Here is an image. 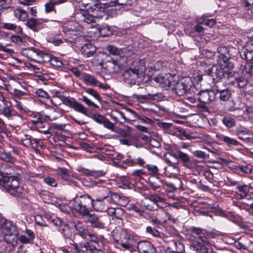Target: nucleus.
<instances>
[{
  "label": "nucleus",
  "mask_w": 253,
  "mask_h": 253,
  "mask_svg": "<svg viewBox=\"0 0 253 253\" xmlns=\"http://www.w3.org/2000/svg\"><path fill=\"white\" fill-rule=\"evenodd\" d=\"M12 168L5 163L0 164V189L9 192L11 195L17 196L23 193L24 189L19 185L18 180L13 176H9L12 174Z\"/></svg>",
  "instance_id": "1"
},
{
  "label": "nucleus",
  "mask_w": 253,
  "mask_h": 253,
  "mask_svg": "<svg viewBox=\"0 0 253 253\" xmlns=\"http://www.w3.org/2000/svg\"><path fill=\"white\" fill-rule=\"evenodd\" d=\"M234 68V64L228 58L227 61H222V64H215L209 67L205 71L206 74L212 78L214 81L217 79V82L222 78H228L232 76V72L230 71Z\"/></svg>",
  "instance_id": "2"
},
{
  "label": "nucleus",
  "mask_w": 253,
  "mask_h": 253,
  "mask_svg": "<svg viewBox=\"0 0 253 253\" xmlns=\"http://www.w3.org/2000/svg\"><path fill=\"white\" fill-rule=\"evenodd\" d=\"M145 69L144 61H139L133 67L125 71L123 74L124 82L130 84H139L142 81Z\"/></svg>",
  "instance_id": "3"
},
{
  "label": "nucleus",
  "mask_w": 253,
  "mask_h": 253,
  "mask_svg": "<svg viewBox=\"0 0 253 253\" xmlns=\"http://www.w3.org/2000/svg\"><path fill=\"white\" fill-rule=\"evenodd\" d=\"M92 16L97 21V20L105 18L106 19V15L112 17L116 15L117 9L114 6L102 7L100 4L94 5L87 9Z\"/></svg>",
  "instance_id": "4"
},
{
  "label": "nucleus",
  "mask_w": 253,
  "mask_h": 253,
  "mask_svg": "<svg viewBox=\"0 0 253 253\" xmlns=\"http://www.w3.org/2000/svg\"><path fill=\"white\" fill-rule=\"evenodd\" d=\"M103 246L102 242L99 238H96L85 243H80L79 248L76 246V249L79 250L78 253H84L88 251H90L91 253H104L101 250Z\"/></svg>",
  "instance_id": "5"
},
{
  "label": "nucleus",
  "mask_w": 253,
  "mask_h": 253,
  "mask_svg": "<svg viewBox=\"0 0 253 253\" xmlns=\"http://www.w3.org/2000/svg\"><path fill=\"white\" fill-rule=\"evenodd\" d=\"M0 228L1 235L3 236H14L17 237L19 232L16 226L9 220L5 218L0 219Z\"/></svg>",
  "instance_id": "6"
},
{
  "label": "nucleus",
  "mask_w": 253,
  "mask_h": 253,
  "mask_svg": "<svg viewBox=\"0 0 253 253\" xmlns=\"http://www.w3.org/2000/svg\"><path fill=\"white\" fill-rule=\"evenodd\" d=\"M169 156L172 157L174 159V161H171L169 158L166 157L165 159L166 162L167 163L169 166L173 167V168L178 171V168L176 166V165L178 162V159H179L183 163L184 166L188 167L187 164L190 161V158L186 153L182 152L181 151H178L177 154H174L172 153H169Z\"/></svg>",
  "instance_id": "7"
},
{
  "label": "nucleus",
  "mask_w": 253,
  "mask_h": 253,
  "mask_svg": "<svg viewBox=\"0 0 253 253\" xmlns=\"http://www.w3.org/2000/svg\"><path fill=\"white\" fill-rule=\"evenodd\" d=\"M169 78H171L169 75H159L152 78L151 80V82L154 85L157 86L169 87L171 85V81Z\"/></svg>",
  "instance_id": "8"
},
{
  "label": "nucleus",
  "mask_w": 253,
  "mask_h": 253,
  "mask_svg": "<svg viewBox=\"0 0 253 253\" xmlns=\"http://www.w3.org/2000/svg\"><path fill=\"white\" fill-rule=\"evenodd\" d=\"M64 103L72 108L75 111L89 117L87 109L82 104L78 102L75 99H71L68 98H66L64 101Z\"/></svg>",
  "instance_id": "9"
},
{
  "label": "nucleus",
  "mask_w": 253,
  "mask_h": 253,
  "mask_svg": "<svg viewBox=\"0 0 253 253\" xmlns=\"http://www.w3.org/2000/svg\"><path fill=\"white\" fill-rule=\"evenodd\" d=\"M240 55L243 59L251 61L253 59V40L248 41L246 46L240 51Z\"/></svg>",
  "instance_id": "10"
},
{
  "label": "nucleus",
  "mask_w": 253,
  "mask_h": 253,
  "mask_svg": "<svg viewBox=\"0 0 253 253\" xmlns=\"http://www.w3.org/2000/svg\"><path fill=\"white\" fill-rule=\"evenodd\" d=\"M208 244V242L203 240V238H198L197 240L192 242L190 245V249L199 253H207L208 248L206 244Z\"/></svg>",
  "instance_id": "11"
},
{
  "label": "nucleus",
  "mask_w": 253,
  "mask_h": 253,
  "mask_svg": "<svg viewBox=\"0 0 253 253\" xmlns=\"http://www.w3.org/2000/svg\"><path fill=\"white\" fill-rule=\"evenodd\" d=\"M192 83L190 79L186 78L182 79L180 82L177 83L175 86L176 93L179 95H182L190 89Z\"/></svg>",
  "instance_id": "12"
},
{
  "label": "nucleus",
  "mask_w": 253,
  "mask_h": 253,
  "mask_svg": "<svg viewBox=\"0 0 253 253\" xmlns=\"http://www.w3.org/2000/svg\"><path fill=\"white\" fill-rule=\"evenodd\" d=\"M72 224L75 228L79 236L82 237H86V236L93 237L94 236V235L85 228V225L81 221H73Z\"/></svg>",
  "instance_id": "13"
},
{
  "label": "nucleus",
  "mask_w": 253,
  "mask_h": 253,
  "mask_svg": "<svg viewBox=\"0 0 253 253\" xmlns=\"http://www.w3.org/2000/svg\"><path fill=\"white\" fill-rule=\"evenodd\" d=\"M191 231L193 233H194L197 235H207L208 236L211 235V236H212L214 237L226 236L225 233L220 232L219 231L216 230L215 229H212L211 231H207L206 230L203 229L201 228L192 227L191 228Z\"/></svg>",
  "instance_id": "14"
},
{
  "label": "nucleus",
  "mask_w": 253,
  "mask_h": 253,
  "mask_svg": "<svg viewBox=\"0 0 253 253\" xmlns=\"http://www.w3.org/2000/svg\"><path fill=\"white\" fill-rule=\"evenodd\" d=\"M167 251L169 253H183L184 247L180 242L171 240L169 242Z\"/></svg>",
  "instance_id": "15"
},
{
  "label": "nucleus",
  "mask_w": 253,
  "mask_h": 253,
  "mask_svg": "<svg viewBox=\"0 0 253 253\" xmlns=\"http://www.w3.org/2000/svg\"><path fill=\"white\" fill-rule=\"evenodd\" d=\"M215 97V93L212 90H203L200 92L199 100L205 104H208L213 101Z\"/></svg>",
  "instance_id": "16"
},
{
  "label": "nucleus",
  "mask_w": 253,
  "mask_h": 253,
  "mask_svg": "<svg viewBox=\"0 0 253 253\" xmlns=\"http://www.w3.org/2000/svg\"><path fill=\"white\" fill-rule=\"evenodd\" d=\"M139 253H156V249L152 244L147 241H142L137 244Z\"/></svg>",
  "instance_id": "17"
},
{
  "label": "nucleus",
  "mask_w": 253,
  "mask_h": 253,
  "mask_svg": "<svg viewBox=\"0 0 253 253\" xmlns=\"http://www.w3.org/2000/svg\"><path fill=\"white\" fill-rule=\"evenodd\" d=\"M57 175L60 178L69 183H73L76 185L77 183V179L72 175H70L68 172V170L63 169H59L57 171Z\"/></svg>",
  "instance_id": "18"
},
{
  "label": "nucleus",
  "mask_w": 253,
  "mask_h": 253,
  "mask_svg": "<svg viewBox=\"0 0 253 253\" xmlns=\"http://www.w3.org/2000/svg\"><path fill=\"white\" fill-rule=\"evenodd\" d=\"M0 111V114L7 118H10L17 114L13 108L11 102L9 101L5 102Z\"/></svg>",
  "instance_id": "19"
},
{
  "label": "nucleus",
  "mask_w": 253,
  "mask_h": 253,
  "mask_svg": "<svg viewBox=\"0 0 253 253\" xmlns=\"http://www.w3.org/2000/svg\"><path fill=\"white\" fill-rule=\"evenodd\" d=\"M87 215V221L92 227L103 228L104 227L105 223L101 217L97 215L88 213Z\"/></svg>",
  "instance_id": "20"
},
{
  "label": "nucleus",
  "mask_w": 253,
  "mask_h": 253,
  "mask_svg": "<svg viewBox=\"0 0 253 253\" xmlns=\"http://www.w3.org/2000/svg\"><path fill=\"white\" fill-rule=\"evenodd\" d=\"M219 55L217 56V61L218 64H222V61L225 62L230 58L228 48L225 45H220L217 48Z\"/></svg>",
  "instance_id": "21"
},
{
  "label": "nucleus",
  "mask_w": 253,
  "mask_h": 253,
  "mask_svg": "<svg viewBox=\"0 0 253 253\" xmlns=\"http://www.w3.org/2000/svg\"><path fill=\"white\" fill-rule=\"evenodd\" d=\"M216 136L219 140L223 142L228 147L237 146L241 145L240 143L236 139L229 136L223 134H218Z\"/></svg>",
  "instance_id": "22"
},
{
  "label": "nucleus",
  "mask_w": 253,
  "mask_h": 253,
  "mask_svg": "<svg viewBox=\"0 0 253 253\" xmlns=\"http://www.w3.org/2000/svg\"><path fill=\"white\" fill-rule=\"evenodd\" d=\"M216 92L218 95L219 100L223 102H227L229 101L232 95L231 90L228 88L221 89L217 87L216 89Z\"/></svg>",
  "instance_id": "23"
},
{
  "label": "nucleus",
  "mask_w": 253,
  "mask_h": 253,
  "mask_svg": "<svg viewBox=\"0 0 253 253\" xmlns=\"http://www.w3.org/2000/svg\"><path fill=\"white\" fill-rule=\"evenodd\" d=\"M96 50V47L93 44L87 43L83 45L81 52L84 57H89L93 55Z\"/></svg>",
  "instance_id": "24"
},
{
  "label": "nucleus",
  "mask_w": 253,
  "mask_h": 253,
  "mask_svg": "<svg viewBox=\"0 0 253 253\" xmlns=\"http://www.w3.org/2000/svg\"><path fill=\"white\" fill-rule=\"evenodd\" d=\"M80 171L83 174L87 176H92L94 177H101L104 176L106 172L102 170H91L87 169L81 168L80 169Z\"/></svg>",
  "instance_id": "25"
},
{
  "label": "nucleus",
  "mask_w": 253,
  "mask_h": 253,
  "mask_svg": "<svg viewBox=\"0 0 253 253\" xmlns=\"http://www.w3.org/2000/svg\"><path fill=\"white\" fill-rule=\"evenodd\" d=\"M105 211L110 216H112V219H114V218L121 219L124 214L123 210L120 208L115 209L106 207Z\"/></svg>",
  "instance_id": "26"
},
{
  "label": "nucleus",
  "mask_w": 253,
  "mask_h": 253,
  "mask_svg": "<svg viewBox=\"0 0 253 253\" xmlns=\"http://www.w3.org/2000/svg\"><path fill=\"white\" fill-rule=\"evenodd\" d=\"M104 200L103 198V195L100 197H98L96 199L93 200V208L97 211H105L106 207L105 206L103 200Z\"/></svg>",
  "instance_id": "27"
},
{
  "label": "nucleus",
  "mask_w": 253,
  "mask_h": 253,
  "mask_svg": "<svg viewBox=\"0 0 253 253\" xmlns=\"http://www.w3.org/2000/svg\"><path fill=\"white\" fill-rule=\"evenodd\" d=\"M110 116L116 123L119 122L123 124L127 121V119L124 116V114L120 111H113L111 112Z\"/></svg>",
  "instance_id": "28"
},
{
  "label": "nucleus",
  "mask_w": 253,
  "mask_h": 253,
  "mask_svg": "<svg viewBox=\"0 0 253 253\" xmlns=\"http://www.w3.org/2000/svg\"><path fill=\"white\" fill-rule=\"evenodd\" d=\"M35 54L36 56L33 61L39 63H45L48 62L49 54L44 53L39 49H36Z\"/></svg>",
  "instance_id": "29"
},
{
  "label": "nucleus",
  "mask_w": 253,
  "mask_h": 253,
  "mask_svg": "<svg viewBox=\"0 0 253 253\" xmlns=\"http://www.w3.org/2000/svg\"><path fill=\"white\" fill-rule=\"evenodd\" d=\"M79 202L84 205H86L87 207L92 209L93 200L90 196L87 194L82 195L79 196Z\"/></svg>",
  "instance_id": "30"
},
{
  "label": "nucleus",
  "mask_w": 253,
  "mask_h": 253,
  "mask_svg": "<svg viewBox=\"0 0 253 253\" xmlns=\"http://www.w3.org/2000/svg\"><path fill=\"white\" fill-rule=\"evenodd\" d=\"M14 16L20 21H25L28 17L27 11L21 8H16L14 10Z\"/></svg>",
  "instance_id": "31"
},
{
  "label": "nucleus",
  "mask_w": 253,
  "mask_h": 253,
  "mask_svg": "<svg viewBox=\"0 0 253 253\" xmlns=\"http://www.w3.org/2000/svg\"><path fill=\"white\" fill-rule=\"evenodd\" d=\"M136 243L134 238H124L121 241L120 244L123 248L129 250L135 246Z\"/></svg>",
  "instance_id": "32"
},
{
  "label": "nucleus",
  "mask_w": 253,
  "mask_h": 253,
  "mask_svg": "<svg viewBox=\"0 0 253 253\" xmlns=\"http://www.w3.org/2000/svg\"><path fill=\"white\" fill-rule=\"evenodd\" d=\"M81 79L86 84L92 85H97L98 81L93 76L88 74L82 73Z\"/></svg>",
  "instance_id": "33"
},
{
  "label": "nucleus",
  "mask_w": 253,
  "mask_h": 253,
  "mask_svg": "<svg viewBox=\"0 0 253 253\" xmlns=\"http://www.w3.org/2000/svg\"><path fill=\"white\" fill-rule=\"evenodd\" d=\"M33 238H3L5 242L9 244H11L13 247L17 245V241H19L23 244H27L32 242Z\"/></svg>",
  "instance_id": "34"
},
{
  "label": "nucleus",
  "mask_w": 253,
  "mask_h": 253,
  "mask_svg": "<svg viewBox=\"0 0 253 253\" xmlns=\"http://www.w3.org/2000/svg\"><path fill=\"white\" fill-rule=\"evenodd\" d=\"M105 69L109 74H113L118 71L119 67L115 60H111L106 63Z\"/></svg>",
  "instance_id": "35"
},
{
  "label": "nucleus",
  "mask_w": 253,
  "mask_h": 253,
  "mask_svg": "<svg viewBox=\"0 0 253 253\" xmlns=\"http://www.w3.org/2000/svg\"><path fill=\"white\" fill-rule=\"evenodd\" d=\"M2 27L6 30L14 31L19 34H22L23 33V30L22 28L20 26H17L15 24L10 23H3Z\"/></svg>",
  "instance_id": "36"
},
{
  "label": "nucleus",
  "mask_w": 253,
  "mask_h": 253,
  "mask_svg": "<svg viewBox=\"0 0 253 253\" xmlns=\"http://www.w3.org/2000/svg\"><path fill=\"white\" fill-rule=\"evenodd\" d=\"M36 130L38 131L42 132L46 134L49 133V131L48 128V124L42 120L39 122V123L35 126Z\"/></svg>",
  "instance_id": "37"
},
{
  "label": "nucleus",
  "mask_w": 253,
  "mask_h": 253,
  "mask_svg": "<svg viewBox=\"0 0 253 253\" xmlns=\"http://www.w3.org/2000/svg\"><path fill=\"white\" fill-rule=\"evenodd\" d=\"M251 133L250 130L242 126L239 127L235 130V135L237 136L238 138L240 140L243 139V136L250 135Z\"/></svg>",
  "instance_id": "38"
},
{
  "label": "nucleus",
  "mask_w": 253,
  "mask_h": 253,
  "mask_svg": "<svg viewBox=\"0 0 253 253\" xmlns=\"http://www.w3.org/2000/svg\"><path fill=\"white\" fill-rule=\"evenodd\" d=\"M42 22L43 21L42 19H37L34 18H30L27 20L26 25L31 29L34 30L37 26L42 25Z\"/></svg>",
  "instance_id": "39"
},
{
  "label": "nucleus",
  "mask_w": 253,
  "mask_h": 253,
  "mask_svg": "<svg viewBox=\"0 0 253 253\" xmlns=\"http://www.w3.org/2000/svg\"><path fill=\"white\" fill-rule=\"evenodd\" d=\"M128 111L131 113L132 115L133 116L134 118L138 119L142 123L151 125L153 123V121L151 120V119L145 116H141L133 110L128 109Z\"/></svg>",
  "instance_id": "40"
},
{
  "label": "nucleus",
  "mask_w": 253,
  "mask_h": 253,
  "mask_svg": "<svg viewBox=\"0 0 253 253\" xmlns=\"http://www.w3.org/2000/svg\"><path fill=\"white\" fill-rule=\"evenodd\" d=\"M150 185L153 189L156 190L161 187H163L164 182L158 177H154L150 181Z\"/></svg>",
  "instance_id": "41"
},
{
  "label": "nucleus",
  "mask_w": 253,
  "mask_h": 253,
  "mask_svg": "<svg viewBox=\"0 0 253 253\" xmlns=\"http://www.w3.org/2000/svg\"><path fill=\"white\" fill-rule=\"evenodd\" d=\"M113 236H120L121 237H130V232L127 229H122L120 228H116L113 231Z\"/></svg>",
  "instance_id": "42"
},
{
  "label": "nucleus",
  "mask_w": 253,
  "mask_h": 253,
  "mask_svg": "<svg viewBox=\"0 0 253 253\" xmlns=\"http://www.w3.org/2000/svg\"><path fill=\"white\" fill-rule=\"evenodd\" d=\"M77 208L79 213L83 216L87 215L89 213V211L91 209L87 207L86 205H84L80 203H78Z\"/></svg>",
  "instance_id": "43"
},
{
  "label": "nucleus",
  "mask_w": 253,
  "mask_h": 253,
  "mask_svg": "<svg viewBox=\"0 0 253 253\" xmlns=\"http://www.w3.org/2000/svg\"><path fill=\"white\" fill-rule=\"evenodd\" d=\"M222 123L228 128H231L236 126L235 120L229 116H225L222 120Z\"/></svg>",
  "instance_id": "44"
},
{
  "label": "nucleus",
  "mask_w": 253,
  "mask_h": 253,
  "mask_svg": "<svg viewBox=\"0 0 253 253\" xmlns=\"http://www.w3.org/2000/svg\"><path fill=\"white\" fill-rule=\"evenodd\" d=\"M159 219L158 218H150V222L152 224L156 225L157 227H160L161 226H164L167 222V219L162 217L161 215H158Z\"/></svg>",
  "instance_id": "45"
},
{
  "label": "nucleus",
  "mask_w": 253,
  "mask_h": 253,
  "mask_svg": "<svg viewBox=\"0 0 253 253\" xmlns=\"http://www.w3.org/2000/svg\"><path fill=\"white\" fill-rule=\"evenodd\" d=\"M52 223L55 226L60 227L61 229H59L60 231L62 230V233H63L64 236H66L67 235L64 233L65 230V228H67V227L66 225L64 224L63 222L61 221V220L58 218L55 217V218L52 220Z\"/></svg>",
  "instance_id": "46"
},
{
  "label": "nucleus",
  "mask_w": 253,
  "mask_h": 253,
  "mask_svg": "<svg viewBox=\"0 0 253 253\" xmlns=\"http://www.w3.org/2000/svg\"><path fill=\"white\" fill-rule=\"evenodd\" d=\"M234 169L245 173H251L253 169L247 165H234Z\"/></svg>",
  "instance_id": "47"
},
{
  "label": "nucleus",
  "mask_w": 253,
  "mask_h": 253,
  "mask_svg": "<svg viewBox=\"0 0 253 253\" xmlns=\"http://www.w3.org/2000/svg\"><path fill=\"white\" fill-rule=\"evenodd\" d=\"M82 16L83 17V20L88 24L96 22L87 10L86 11H84L82 13Z\"/></svg>",
  "instance_id": "48"
},
{
  "label": "nucleus",
  "mask_w": 253,
  "mask_h": 253,
  "mask_svg": "<svg viewBox=\"0 0 253 253\" xmlns=\"http://www.w3.org/2000/svg\"><path fill=\"white\" fill-rule=\"evenodd\" d=\"M134 165H135V161L132 159L130 157H129L128 159L122 162L119 165V167L125 169L128 167H131Z\"/></svg>",
  "instance_id": "49"
},
{
  "label": "nucleus",
  "mask_w": 253,
  "mask_h": 253,
  "mask_svg": "<svg viewBox=\"0 0 253 253\" xmlns=\"http://www.w3.org/2000/svg\"><path fill=\"white\" fill-rule=\"evenodd\" d=\"M36 49L35 48H27L24 50L23 54L27 56L28 58L31 59L33 60L34 58H35V56H36L35 52Z\"/></svg>",
  "instance_id": "50"
},
{
  "label": "nucleus",
  "mask_w": 253,
  "mask_h": 253,
  "mask_svg": "<svg viewBox=\"0 0 253 253\" xmlns=\"http://www.w3.org/2000/svg\"><path fill=\"white\" fill-rule=\"evenodd\" d=\"M48 62H50L52 65L56 67H61L63 65L61 60H60L58 57L55 56L51 57L49 55Z\"/></svg>",
  "instance_id": "51"
},
{
  "label": "nucleus",
  "mask_w": 253,
  "mask_h": 253,
  "mask_svg": "<svg viewBox=\"0 0 253 253\" xmlns=\"http://www.w3.org/2000/svg\"><path fill=\"white\" fill-rule=\"evenodd\" d=\"M0 159L6 162H10L11 163H13L15 161L14 158H13L10 154L6 152L1 153L0 154Z\"/></svg>",
  "instance_id": "52"
},
{
  "label": "nucleus",
  "mask_w": 253,
  "mask_h": 253,
  "mask_svg": "<svg viewBox=\"0 0 253 253\" xmlns=\"http://www.w3.org/2000/svg\"><path fill=\"white\" fill-rule=\"evenodd\" d=\"M148 171H149L150 174L157 175L159 172L158 167L154 165L147 164L145 166Z\"/></svg>",
  "instance_id": "53"
},
{
  "label": "nucleus",
  "mask_w": 253,
  "mask_h": 253,
  "mask_svg": "<svg viewBox=\"0 0 253 253\" xmlns=\"http://www.w3.org/2000/svg\"><path fill=\"white\" fill-rule=\"evenodd\" d=\"M236 188L239 192L246 195H248L250 191L249 186L244 184H239V185H237Z\"/></svg>",
  "instance_id": "54"
},
{
  "label": "nucleus",
  "mask_w": 253,
  "mask_h": 253,
  "mask_svg": "<svg viewBox=\"0 0 253 253\" xmlns=\"http://www.w3.org/2000/svg\"><path fill=\"white\" fill-rule=\"evenodd\" d=\"M84 91L87 93L90 94V95L94 97L97 100L100 101L101 100V97L98 94V92L95 91L94 89L90 88H84Z\"/></svg>",
  "instance_id": "55"
},
{
  "label": "nucleus",
  "mask_w": 253,
  "mask_h": 253,
  "mask_svg": "<svg viewBox=\"0 0 253 253\" xmlns=\"http://www.w3.org/2000/svg\"><path fill=\"white\" fill-rule=\"evenodd\" d=\"M101 192H105L106 194L103 195V198H104V200H106L108 202H109L111 204H113V202H111V191L106 187H102L100 190Z\"/></svg>",
  "instance_id": "56"
},
{
  "label": "nucleus",
  "mask_w": 253,
  "mask_h": 253,
  "mask_svg": "<svg viewBox=\"0 0 253 253\" xmlns=\"http://www.w3.org/2000/svg\"><path fill=\"white\" fill-rule=\"evenodd\" d=\"M91 118L96 123L101 125L103 124L104 120L106 118L103 116L98 114H92L91 116Z\"/></svg>",
  "instance_id": "57"
},
{
  "label": "nucleus",
  "mask_w": 253,
  "mask_h": 253,
  "mask_svg": "<svg viewBox=\"0 0 253 253\" xmlns=\"http://www.w3.org/2000/svg\"><path fill=\"white\" fill-rule=\"evenodd\" d=\"M35 220L36 223L41 227H47V225L46 224V221L42 219V217L40 215H37L35 217Z\"/></svg>",
  "instance_id": "58"
},
{
  "label": "nucleus",
  "mask_w": 253,
  "mask_h": 253,
  "mask_svg": "<svg viewBox=\"0 0 253 253\" xmlns=\"http://www.w3.org/2000/svg\"><path fill=\"white\" fill-rule=\"evenodd\" d=\"M244 69L246 73L253 75V62H247L245 65Z\"/></svg>",
  "instance_id": "59"
},
{
  "label": "nucleus",
  "mask_w": 253,
  "mask_h": 253,
  "mask_svg": "<svg viewBox=\"0 0 253 253\" xmlns=\"http://www.w3.org/2000/svg\"><path fill=\"white\" fill-rule=\"evenodd\" d=\"M43 181L45 183L52 187H56L57 185L56 180L53 177L50 176L44 178Z\"/></svg>",
  "instance_id": "60"
},
{
  "label": "nucleus",
  "mask_w": 253,
  "mask_h": 253,
  "mask_svg": "<svg viewBox=\"0 0 253 253\" xmlns=\"http://www.w3.org/2000/svg\"><path fill=\"white\" fill-rule=\"evenodd\" d=\"M158 215H161L162 217L164 218H168V219L171 221L172 223L175 222V219L172 217V216L166 211H161V212L158 213Z\"/></svg>",
  "instance_id": "61"
},
{
  "label": "nucleus",
  "mask_w": 253,
  "mask_h": 253,
  "mask_svg": "<svg viewBox=\"0 0 253 253\" xmlns=\"http://www.w3.org/2000/svg\"><path fill=\"white\" fill-rule=\"evenodd\" d=\"M237 86L240 88L245 87L248 84V81L244 78H239L236 79Z\"/></svg>",
  "instance_id": "62"
},
{
  "label": "nucleus",
  "mask_w": 253,
  "mask_h": 253,
  "mask_svg": "<svg viewBox=\"0 0 253 253\" xmlns=\"http://www.w3.org/2000/svg\"><path fill=\"white\" fill-rule=\"evenodd\" d=\"M149 200L156 204H157L158 203L163 202L164 200L162 197L156 195H151L149 197Z\"/></svg>",
  "instance_id": "63"
},
{
  "label": "nucleus",
  "mask_w": 253,
  "mask_h": 253,
  "mask_svg": "<svg viewBox=\"0 0 253 253\" xmlns=\"http://www.w3.org/2000/svg\"><path fill=\"white\" fill-rule=\"evenodd\" d=\"M102 125H103V126L105 127H106L112 131H114V128H115L114 124H113V123L110 122L108 119H107V118L105 119V120H104Z\"/></svg>",
  "instance_id": "64"
}]
</instances>
